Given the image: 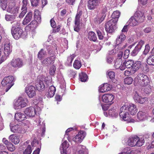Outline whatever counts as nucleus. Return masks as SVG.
<instances>
[{
	"instance_id": "4c0bfd02",
	"label": "nucleus",
	"mask_w": 154,
	"mask_h": 154,
	"mask_svg": "<svg viewBox=\"0 0 154 154\" xmlns=\"http://www.w3.org/2000/svg\"><path fill=\"white\" fill-rule=\"evenodd\" d=\"M147 62L149 65L154 66V54L150 56L147 59Z\"/></svg>"
},
{
	"instance_id": "052dcab7",
	"label": "nucleus",
	"mask_w": 154,
	"mask_h": 154,
	"mask_svg": "<svg viewBox=\"0 0 154 154\" xmlns=\"http://www.w3.org/2000/svg\"><path fill=\"white\" fill-rule=\"evenodd\" d=\"M96 32L99 39L101 40H103V36L101 32L99 30H97Z\"/></svg>"
},
{
	"instance_id": "cd10ccee",
	"label": "nucleus",
	"mask_w": 154,
	"mask_h": 154,
	"mask_svg": "<svg viewBox=\"0 0 154 154\" xmlns=\"http://www.w3.org/2000/svg\"><path fill=\"white\" fill-rule=\"evenodd\" d=\"M146 116V113L142 111H139L137 115V119L140 121L144 120Z\"/></svg>"
},
{
	"instance_id": "72a5a7b5",
	"label": "nucleus",
	"mask_w": 154,
	"mask_h": 154,
	"mask_svg": "<svg viewBox=\"0 0 154 154\" xmlns=\"http://www.w3.org/2000/svg\"><path fill=\"white\" fill-rule=\"evenodd\" d=\"M20 126L18 124L11 127V131L14 133H19L20 132L21 128Z\"/></svg>"
},
{
	"instance_id": "412c9836",
	"label": "nucleus",
	"mask_w": 154,
	"mask_h": 154,
	"mask_svg": "<svg viewBox=\"0 0 154 154\" xmlns=\"http://www.w3.org/2000/svg\"><path fill=\"white\" fill-rule=\"evenodd\" d=\"M56 91V87H49L48 89V92L46 94V96L48 98L53 97Z\"/></svg>"
},
{
	"instance_id": "1a4fd4ad",
	"label": "nucleus",
	"mask_w": 154,
	"mask_h": 154,
	"mask_svg": "<svg viewBox=\"0 0 154 154\" xmlns=\"http://www.w3.org/2000/svg\"><path fill=\"white\" fill-rule=\"evenodd\" d=\"M86 132L83 131H80L77 134L73 139V140L75 143H80L84 139L86 135Z\"/></svg>"
},
{
	"instance_id": "a211bd4d",
	"label": "nucleus",
	"mask_w": 154,
	"mask_h": 154,
	"mask_svg": "<svg viewBox=\"0 0 154 154\" xmlns=\"http://www.w3.org/2000/svg\"><path fill=\"white\" fill-rule=\"evenodd\" d=\"M128 110L132 115H135L137 112V106L134 104H130L128 106Z\"/></svg>"
},
{
	"instance_id": "9b49d317",
	"label": "nucleus",
	"mask_w": 154,
	"mask_h": 154,
	"mask_svg": "<svg viewBox=\"0 0 154 154\" xmlns=\"http://www.w3.org/2000/svg\"><path fill=\"white\" fill-rule=\"evenodd\" d=\"M12 47L10 40L8 39H5L4 47V53L5 55L7 56L9 55L12 51Z\"/></svg>"
},
{
	"instance_id": "69168bd1",
	"label": "nucleus",
	"mask_w": 154,
	"mask_h": 154,
	"mask_svg": "<svg viewBox=\"0 0 154 154\" xmlns=\"http://www.w3.org/2000/svg\"><path fill=\"white\" fill-rule=\"evenodd\" d=\"M130 53V50L128 49L126 50L124 52L123 54V57L125 59H126L128 57Z\"/></svg>"
},
{
	"instance_id": "9d476101",
	"label": "nucleus",
	"mask_w": 154,
	"mask_h": 154,
	"mask_svg": "<svg viewBox=\"0 0 154 154\" xmlns=\"http://www.w3.org/2000/svg\"><path fill=\"white\" fill-rule=\"evenodd\" d=\"M114 98V96L112 94H105L102 96L103 101L105 103H109L110 105L113 103V101Z\"/></svg>"
},
{
	"instance_id": "6e6d98bb",
	"label": "nucleus",
	"mask_w": 154,
	"mask_h": 154,
	"mask_svg": "<svg viewBox=\"0 0 154 154\" xmlns=\"http://www.w3.org/2000/svg\"><path fill=\"white\" fill-rule=\"evenodd\" d=\"M150 50V47L148 44L146 45L145 46V48L143 52V54L146 55L149 52Z\"/></svg>"
},
{
	"instance_id": "ddd939ff",
	"label": "nucleus",
	"mask_w": 154,
	"mask_h": 154,
	"mask_svg": "<svg viewBox=\"0 0 154 154\" xmlns=\"http://www.w3.org/2000/svg\"><path fill=\"white\" fill-rule=\"evenodd\" d=\"M144 43V41H140L131 53V55L133 56L136 55L141 50Z\"/></svg>"
},
{
	"instance_id": "e433bc0d",
	"label": "nucleus",
	"mask_w": 154,
	"mask_h": 154,
	"mask_svg": "<svg viewBox=\"0 0 154 154\" xmlns=\"http://www.w3.org/2000/svg\"><path fill=\"white\" fill-rule=\"evenodd\" d=\"M73 66L75 69H79L82 66L81 61L78 60H75L73 63Z\"/></svg>"
},
{
	"instance_id": "bf43d9fd",
	"label": "nucleus",
	"mask_w": 154,
	"mask_h": 154,
	"mask_svg": "<svg viewBox=\"0 0 154 154\" xmlns=\"http://www.w3.org/2000/svg\"><path fill=\"white\" fill-rule=\"evenodd\" d=\"M69 76L72 78H74L76 75V72L73 70H70L69 71Z\"/></svg>"
},
{
	"instance_id": "f704fd0d",
	"label": "nucleus",
	"mask_w": 154,
	"mask_h": 154,
	"mask_svg": "<svg viewBox=\"0 0 154 154\" xmlns=\"http://www.w3.org/2000/svg\"><path fill=\"white\" fill-rule=\"evenodd\" d=\"M46 55V52L43 49H42L38 54V58L40 60H42Z\"/></svg>"
},
{
	"instance_id": "37998d69",
	"label": "nucleus",
	"mask_w": 154,
	"mask_h": 154,
	"mask_svg": "<svg viewBox=\"0 0 154 154\" xmlns=\"http://www.w3.org/2000/svg\"><path fill=\"white\" fill-rule=\"evenodd\" d=\"M122 60L121 59H117L114 64L115 67L116 69H119L122 65Z\"/></svg>"
},
{
	"instance_id": "6ab92c4d",
	"label": "nucleus",
	"mask_w": 154,
	"mask_h": 154,
	"mask_svg": "<svg viewBox=\"0 0 154 154\" xmlns=\"http://www.w3.org/2000/svg\"><path fill=\"white\" fill-rule=\"evenodd\" d=\"M33 13L31 12H28L24 18L23 22V24L24 25H26L32 20V18Z\"/></svg>"
},
{
	"instance_id": "bb28decb",
	"label": "nucleus",
	"mask_w": 154,
	"mask_h": 154,
	"mask_svg": "<svg viewBox=\"0 0 154 154\" xmlns=\"http://www.w3.org/2000/svg\"><path fill=\"white\" fill-rule=\"evenodd\" d=\"M88 38L90 41L94 42H96L97 39L96 34L93 31H90L88 32Z\"/></svg>"
},
{
	"instance_id": "20e7f679",
	"label": "nucleus",
	"mask_w": 154,
	"mask_h": 154,
	"mask_svg": "<svg viewBox=\"0 0 154 154\" xmlns=\"http://www.w3.org/2000/svg\"><path fill=\"white\" fill-rule=\"evenodd\" d=\"M137 88L134 89V99L135 102L140 104H143L147 102L148 98L146 97H142L140 95V93L142 91V89Z\"/></svg>"
},
{
	"instance_id": "e2e57ef3",
	"label": "nucleus",
	"mask_w": 154,
	"mask_h": 154,
	"mask_svg": "<svg viewBox=\"0 0 154 154\" xmlns=\"http://www.w3.org/2000/svg\"><path fill=\"white\" fill-rule=\"evenodd\" d=\"M39 0H31V5L32 6L36 7L39 3Z\"/></svg>"
},
{
	"instance_id": "6e6552de",
	"label": "nucleus",
	"mask_w": 154,
	"mask_h": 154,
	"mask_svg": "<svg viewBox=\"0 0 154 154\" xmlns=\"http://www.w3.org/2000/svg\"><path fill=\"white\" fill-rule=\"evenodd\" d=\"M11 65L14 68H21L23 65V60L19 58H14L11 60Z\"/></svg>"
},
{
	"instance_id": "f3484780",
	"label": "nucleus",
	"mask_w": 154,
	"mask_h": 154,
	"mask_svg": "<svg viewBox=\"0 0 154 154\" xmlns=\"http://www.w3.org/2000/svg\"><path fill=\"white\" fill-rule=\"evenodd\" d=\"M45 79V76L43 75L38 76L35 83V87H45L43 81H44Z\"/></svg>"
},
{
	"instance_id": "2eb2a0df",
	"label": "nucleus",
	"mask_w": 154,
	"mask_h": 154,
	"mask_svg": "<svg viewBox=\"0 0 154 154\" xmlns=\"http://www.w3.org/2000/svg\"><path fill=\"white\" fill-rule=\"evenodd\" d=\"M35 87H26V92L29 98H32L36 95Z\"/></svg>"
},
{
	"instance_id": "f03ea898",
	"label": "nucleus",
	"mask_w": 154,
	"mask_h": 154,
	"mask_svg": "<svg viewBox=\"0 0 154 154\" xmlns=\"http://www.w3.org/2000/svg\"><path fill=\"white\" fill-rule=\"evenodd\" d=\"M20 26V23L16 22L13 25L11 28V32L13 37L15 39H18L22 37L23 32L22 29L19 27Z\"/></svg>"
},
{
	"instance_id": "b1692460",
	"label": "nucleus",
	"mask_w": 154,
	"mask_h": 154,
	"mask_svg": "<svg viewBox=\"0 0 154 154\" xmlns=\"http://www.w3.org/2000/svg\"><path fill=\"white\" fill-rule=\"evenodd\" d=\"M9 139L15 144L18 143L20 142V140L18 137L14 134L11 135L9 137Z\"/></svg>"
},
{
	"instance_id": "39448f33",
	"label": "nucleus",
	"mask_w": 154,
	"mask_h": 154,
	"mask_svg": "<svg viewBox=\"0 0 154 154\" xmlns=\"http://www.w3.org/2000/svg\"><path fill=\"white\" fill-rule=\"evenodd\" d=\"M28 102L27 99H23L22 97H20L16 100L14 103V106L16 109H18L26 106V103Z\"/></svg>"
},
{
	"instance_id": "680f3d73",
	"label": "nucleus",
	"mask_w": 154,
	"mask_h": 154,
	"mask_svg": "<svg viewBox=\"0 0 154 154\" xmlns=\"http://www.w3.org/2000/svg\"><path fill=\"white\" fill-rule=\"evenodd\" d=\"M68 142L66 140L64 141L62 144L63 149H66L68 148L69 146Z\"/></svg>"
},
{
	"instance_id": "49530a36",
	"label": "nucleus",
	"mask_w": 154,
	"mask_h": 154,
	"mask_svg": "<svg viewBox=\"0 0 154 154\" xmlns=\"http://www.w3.org/2000/svg\"><path fill=\"white\" fill-rule=\"evenodd\" d=\"M31 146L29 145L23 152V154H30L32 152Z\"/></svg>"
},
{
	"instance_id": "ea45409f",
	"label": "nucleus",
	"mask_w": 154,
	"mask_h": 154,
	"mask_svg": "<svg viewBox=\"0 0 154 154\" xmlns=\"http://www.w3.org/2000/svg\"><path fill=\"white\" fill-rule=\"evenodd\" d=\"M22 6L21 10L27 11V7L29 5L28 0H23L22 2Z\"/></svg>"
},
{
	"instance_id": "a19ab883",
	"label": "nucleus",
	"mask_w": 154,
	"mask_h": 154,
	"mask_svg": "<svg viewBox=\"0 0 154 154\" xmlns=\"http://www.w3.org/2000/svg\"><path fill=\"white\" fill-rule=\"evenodd\" d=\"M82 14V10L78 11L75 17V21H76V23L77 22H80V19Z\"/></svg>"
},
{
	"instance_id": "0eeeda50",
	"label": "nucleus",
	"mask_w": 154,
	"mask_h": 154,
	"mask_svg": "<svg viewBox=\"0 0 154 154\" xmlns=\"http://www.w3.org/2000/svg\"><path fill=\"white\" fill-rule=\"evenodd\" d=\"M14 78L10 75L5 77L2 82L1 84L3 87H12L14 84Z\"/></svg>"
},
{
	"instance_id": "c9c22d12",
	"label": "nucleus",
	"mask_w": 154,
	"mask_h": 154,
	"mask_svg": "<svg viewBox=\"0 0 154 154\" xmlns=\"http://www.w3.org/2000/svg\"><path fill=\"white\" fill-rule=\"evenodd\" d=\"M129 25L131 26H135L137 25L138 22L135 19V17H131L128 21Z\"/></svg>"
},
{
	"instance_id": "3c124183",
	"label": "nucleus",
	"mask_w": 154,
	"mask_h": 154,
	"mask_svg": "<svg viewBox=\"0 0 154 154\" xmlns=\"http://www.w3.org/2000/svg\"><path fill=\"white\" fill-rule=\"evenodd\" d=\"M7 147L8 149L11 152L14 151L15 149L14 146L11 143H9V144L7 146Z\"/></svg>"
},
{
	"instance_id": "423d86ee",
	"label": "nucleus",
	"mask_w": 154,
	"mask_h": 154,
	"mask_svg": "<svg viewBox=\"0 0 154 154\" xmlns=\"http://www.w3.org/2000/svg\"><path fill=\"white\" fill-rule=\"evenodd\" d=\"M116 20H110L105 25V29L107 32L112 33L114 31L116 26Z\"/></svg>"
},
{
	"instance_id": "f257e3e1",
	"label": "nucleus",
	"mask_w": 154,
	"mask_h": 154,
	"mask_svg": "<svg viewBox=\"0 0 154 154\" xmlns=\"http://www.w3.org/2000/svg\"><path fill=\"white\" fill-rule=\"evenodd\" d=\"M134 84L135 86L149 87L150 81L148 76L143 73L139 74L135 79Z\"/></svg>"
},
{
	"instance_id": "09e8293b",
	"label": "nucleus",
	"mask_w": 154,
	"mask_h": 154,
	"mask_svg": "<svg viewBox=\"0 0 154 154\" xmlns=\"http://www.w3.org/2000/svg\"><path fill=\"white\" fill-rule=\"evenodd\" d=\"M75 25L74 30L75 31L78 32L80 30V22L76 23V21H75Z\"/></svg>"
},
{
	"instance_id": "c756f323",
	"label": "nucleus",
	"mask_w": 154,
	"mask_h": 154,
	"mask_svg": "<svg viewBox=\"0 0 154 154\" xmlns=\"http://www.w3.org/2000/svg\"><path fill=\"white\" fill-rule=\"evenodd\" d=\"M118 111L114 107L111 108L109 110L108 114L112 117H116L118 115Z\"/></svg>"
},
{
	"instance_id": "c85d7f7f",
	"label": "nucleus",
	"mask_w": 154,
	"mask_h": 154,
	"mask_svg": "<svg viewBox=\"0 0 154 154\" xmlns=\"http://www.w3.org/2000/svg\"><path fill=\"white\" fill-rule=\"evenodd\" d=\"M40 23V22H38L36 20H33L27 26L29 27L30 29L33 30L37 27L38 24Z\"/></svg>"
},
{
	"instance_id": "aec40b11",
	"label": "nucleus",
	"mask_w": 154,
	"mask_h": 154,
	"mask_svg": "<svg viewBox=\"0 0 154 154\" xmlns=\"http://www.w3.org/2000/svg\"><path fill=\"white\" fill-rule=\"evenodd\" d=\"M106 74L113 83L115 84H117L118 82L117 80L115 79V74L114 72L108 71L107 72Z\"/></svg>"
},
{
	"instance_id": "603ef678",
	"label": "nucleus",
	"mask_w": 154,
	"mask_h": 154,
	"mask_svg": "<svg viewBox=\"0 0 154 154\" xmlns=\"http://www.w3.org/2000/svg\"><path fill=\"white\" fill-rule=\"evenodd\" d=\"M145 141L143 138H139V137L137 141V146H140L144 144Z\"/></svg>"
},
{
	"instance_id": "7c9ffc66",
	"label": "nucleus",
	"mask_w": 154,
	"mask_h": 154,
	"mask_svg": "<svg viewBox=\"0 0 154 154\" xmlns=\"http://www.w3.org/2000/svg\"><path fill=\"white\" fill-rule=\"evenodd\" d=\"M17 15H9L6 14L5 15V19L7 21H11L12 23L15 22L14 20Z\"/></svg>"
},
{
	"instance_id": "393cba45",
	"label": "nucleus",
	"mask_w": 154,
	"mask_h": 154,
	"mask_svg": "<svg viewBox=\"0 0 154 154\" xmlns=\"http://www.w3.org/2000/svg\"><path fill=\"white\" fill-rule=\"evenodd\" d=\"M141 65V62L140 61H137L134 62V64L132 67V72L134 73L136 72L137 71L140 67Z\"/></svg>"
},
{
	"instance_id": "5fc2aeb1",
	"label": "nucleus",
	"mask_w": 154,
	"mask_h": 154,
	"mask_svg": "<svg viewBox=\"0 0 154 154\" xmlns=\"http://www.w3.org/2000/svg\"><path fill=\"white\" fill-rule=\"evenodd\" d=\"M1 5L2 8L3 10H5L7 7L6 0H1Z\"/></svg>"
},
{
	"instance_id": "4be33fe9",
	"label": "nucleus",
	"mask_w": 154,
	"mask_h": 154,
	"mask_svg": "<svg viewBox=\"0 0 154 154\" xmlns=\"http://www.w3.org/2000/svg\"><path fill=\"white\" fill-rule=\"evenodd\" d=\"M15 118L17 121L21 122L26 119V116L24 114L18 112L15 114Z\"/></svg>"
},
{
	"instance_id": "a878e982",
	"label": "nucleus",
	"mask_w": 154,
	"mask_h": 154,
	"mask_svg": "<svg viewBox=\"0 0 154 154\" xmlns=\"http://www.w3.org/2000/svg\"><path fill=\"white\" fill-rule=\"evenodd\" d=\"M126 39V36L123 33H121L117 37L116 40V44L121 45V43L123 42Z\"/></svg>"
},
{
	"instance_id": "79ce46f5",
	"label": "nucleus",
	"mask_w": 154,
	"mask_h": 154,
	"mask_svg": "<svg viewBox=\"0 0 154 154\" xmlns=\"http://www.w3.org/2000/svg\"><path fill=\"white\" fill-rule=\"evenodd\" d=\"M75 57V55L73 54L67 57L66 63L68 65H69L71 64Z\"/></svg>"
},
{
	"instance_id": "0e129e2a",
	"label": "nucleus",
	"mask_w": 154,
	"mask_h": 154,
	"mask_svg": "<svg viewBox=\"0 0 154 154\" xmlns=\"http://www.w3.org/2000/svg\"><path fill=\"white\" fill-rule=\"evenodd\" d=\"M123 48V47H121V45H120L119 44H116V45L115 46V50L116 51V53L119 52V51H120V50L122 49Z\"/></svg>"
},
{
	"instance_id": "5701e85b",
	"label": "nucleus",
	"mask_w": 154,
	"mask_h": 154,
	"mask_svg": "<svg viewBox=\"0 0 154 154\" xmlns=\"http://www.w3.org/2000/svg\"><path fill=\"white\" fill-rule=\"evenodd\" d=\"M34 19L38 22H40L41 21V13L39 10L36 9L35 10L34 15Z\"/></svg>"
},
{
	"instance_id": "7ed1b4c3",
	"label": "nucleus",
	"mask_w": 154,
	"mask_h": 154,
	"mask_svg": "<svg viewBox=\"0 0 154 154\" xmlns=\"http://www.w3.org/2000/svg\"><path fill=\"white\" fill-rule=\"evenodd\" d=\"M119 116L124 121L128 123H134L136 121L130 116V115L127 112L126 106H122L120 109Z\"/></svg>"
},
{
	"instance_id": "c03bdc74",
	"label": "nucleus",
	"mask_w": 154,
	"mask_h": 154,
	"mask_svg": "<svg viewBox=\"0 0 154 154\" xmlns=\"http://www.w3.org/2000/svg\"><path fill=\"white\" fill-rule=\"evenodd\" d=\"M125 63L127 68H131L132 69V67L134 64V61L133 60H129L125 62Z\"/></svg>"
},
{
	"instance_id": "4d7b16f0",
	"label": "nucleus",
	"mask_w": 154,
	"mask_h": 154,
	"mask_svg": "<svg viewBox=\"0 0 154 154\" xmlns=\"http://www.w3.org/2000/svg\"><path fill=\"white\" fill-rule=\"evenodd\" d=\"M14 7L15 5L13 3H10L7 9V11L9 13Z\"/></svg>"
},
{
	"instance_id": "4468645a",
	"label": "nucleus",
	"mask_w": 154,
	"mask_h": 154,
	"mask_svg": "<svg viewBox=\"0 0 154 154\" xmlns=\"http://www.w3.org/2000/svg\"><path fill=\"white\" fill-rule=\"evenodd\" d=\"M135 19L138 22H143L145 20V16L143 13L140 11H137L134 14Z\"/></svg>"
},
{
	"instance_id": "2f4dec72",
	"label": "nucleus",
	"mask_w": 154,
	"mask_h": 154,
	"mask_svg": "<svg viewBox=\"0 0 154 154\" xmlns=\"http://www.w3.org/2000/svg\"><path fill=\"white\" fill-rule=\"evenodd\" d=\"M79 79L82 82H86L88 79V76L85 72H81L79 73Z\"/></svg>"
},
{
	"instance_id": "473e14b6",
	"label": "nucleus",
	"mask_w": 154,
	"mask_h": 154,
	"mask_svg": "<svg viewBox=\"0 0 154 154\" xmlns=\"http://www.w3.org/2000/svg\"><path fill=\"white\" fill-rule=\"evenodd\" d=\"M120 15V12L119 11H114L112 14V18L111 20H116L117 23Z\"/></svg>"
},
{
	"instance_id": "774afa93",
	"label": "nucleus",
	"mask_w": 154,
	"mask_h": 154,
	"mask_svg": "<svg viewBox=\"0 0 154 154\" xmlns=\"http://www.w3.org/2000/svg\"><path fill=\"white\" fill-rule=\"evenodd\" d=\"M143 91L144 93L146 94H148L151 92V90L150 87H145L143 89Z\"/></svg>"
},
{
	"instance_id": "a18cd8bd",
	"label": "nucleus",
	"mask_w": 154,
	"mask_h": 154,
	"mask_svg": "<svg viewBox=\"0 0 154 154\" xmlns=\"http://www.w3.org/2000/svg\"><path fill=\"white\" fill-rule=\"evenodd\" d=\"M133 79L131 77H127L125 79L124 82L125 84L130 85L132 83Z\"/></svg>"
},
{
	"instance_id": "dca6fc26",
	"label": "nucleus",
	"mask_w": 154,
	"mask_h": 154,
	"mask_svg": "<svg viewBox=\"0 0 154 154\" xmlns=\"http://www.w3.org/2000/svg\"><path fill=\"white\" fill-rule=\"evenodd\" d=\"M99 0H88V7L90 10L95 9L98 5Z\"/></svg>"
},
{
	"instance_id": "f8f14e48",
	"label": "nucleus",
	"mask_w": 154,
	"mask_h": 154,
	"mask_svg": "<svg viewBox=\"0 0 154 154\" xmlns=\"http://www.w3.org/2000/svg\"><path fill=\"white\" fill-rule=\"evenodd\" d=\"M24 113L27 116L31 117L35 116L36 111L34 107L31 106L26 108L24 111Z\"/></svg>"
},
{
	"instance_id": "864d4df0",
	"label": "nucleus",
	"mask_w": 154,
	"mask_h": 154,
	"mask_svg": "<svg viewBox=\"0 0 154 154\" xmlns=\"http://www.w3.org/2000/svg\"><path fill=\"white\" fill-rule=\"evenodd\" d=\"M56 70V67L54 65L52 66L50 69L49 73L51 75H54Z\"/></svg>"
},
{
	"instance_id": "13d9d810",
	"label": "nucleus",
	"mask_w": 154,
	"mask_h": 154,
	"mask_svg": "<svg viewBox=\"0 0 154 154\" xmlns=\"http://www.w3.org/2000/svg\"><path fill=\"white\" fill-rule=\"evenodd\" d=\"M41 63L42 65H46L47 66H48L50 65V63L49 62V60L48 57L45 58L44 60L41 61Z\"/></svg>"
},
{
	"instance_id": "8fccbe9b",
	"label": "nucleus",
	"mask_w": 154,
	"mask_h": 154,
	"mask_svg": "<svg viewBox=\"0 0 154 154\" xmlns=\"http://www.w3.org/2000/svg\"><path fill=\"white\" fill-rule=\"evenodd\" d=\"M48 59L49 60V62L50 63V64H53L54 63L55 59L56 56L55 55H53L49 57H48Z\"/></svg>"
},
{
	"instance_id": "de8ad7c7",
	"label": "nucleus",
	"mask_w": 154,
	"mask_h": 154,
	"mask_svg": "<svg viewBox=\"0 0 154 154\" xmlns=\"http://www.w3.org/2000/svg\"><path fill=\"white\" fill-rule=\"evenodd\" d=\"M112 87H100L99 89V92L103 93L109 91L111 90Z\"/></svg>"
},
{
	"instance_id": "58836bf2",
	"label": "nucleus",
	"mask_w": 154,
	"mask_h": 154,
	"mask_svg": "<svg viewBox=\"0 0 154 154\" xmlns=\"http://www.w3.org/2000/svg\"><path fill=\"white\" fill-rule=\"evenodd\" d=\"M106 16V14H103L100 17L96 18L95 19V21L96 23L100 24L105 19Z\"/></svg>"
},
{
	"instance_id": "338daca9",
	"label": "nucleus",
	"mask_w": 154,
	"mask_h": 154,
	"mask_svg": "<svg viewBox=\"0 0 154 154\" xmlns=\"http://www.w3.org/2000/svg\"><path fill=\"white\" fill-rule=\"evenodd\" d=\"M132 138H130L128 140V145L131 146H136V144L134 143L133 140L131 141Z\"/></svg>"
}]
</instances>
